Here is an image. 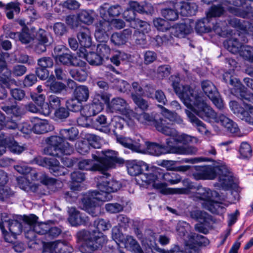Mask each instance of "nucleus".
Wrapping results in <instances>:
<instances>
[{
    "instance_id": "f257e3e1",
    "label": "nucleus",
    "mask_w": 253,
    "mask_h": 253,
    "mask_svg": "<svg viewBox=\"0 0 253 253\" xmlns=\"http://www.w3.org/2000/svg\"><path fill=\"white\" fill-rule=\"evenodd\" d=\"M173 88L184 104L203 120L213 122L216 113L205 102L201 93L188 85L179 84V78L171 76Z\"/></svg>"
},
{
    "instance_id": "f03ea898",
    "label": "nucleus",
    "mask_w": 253,
    "mask_h": 253,
    "mask_svg": "<svg viewBox=\"0 0 253 253\" xmlns=\"http://www.w3.org/2000/svg\"><path fill=\"white\" fill-rule=\"evenodd\" d=\"M98 230H81L77 232V238L79 242H83L81 252L82 253H93L101 249L107 242V236L99 230H109L111 224L109 221L100 218L94 222Z\"/></svg>"
},
{
    "instance_id": "7ed1b4c3",
    "label": "nucleus",
    "mask_w": 253,
    "mask_h": 253,
    "mask_svg": "<svg viewBox=\"0 0 253 253\" xmlns=\"http://www.w3.org/2000/svg\"><path fill=\"white\" fill-rule=\"evenodd\" d=\"M97 187L100 192L94 191L91 192L90 197L84 204V210L92 216L100 214L101 202H105L112 198L110 194L111 192L117 191L121 187L120 183L113 179L108 180L107 177H100L97 183Z\"/></svg>"
},
{
    "instance_id": "20e7f679",
    "label": "nucleus",
    "mask_w": 253,
    "mask_h": 253,
    "mask_svg": "<svg viewBox=\"0 0 253 253\" xmlns=\"http://www.w3.org/2000/svg\"><path fill=\"white\" fill-rule=\"evenodd\" d=\"M192 175L196 180H212L218 175L219 184L225 189L229 188L233 182L232 173L222 163L196 167V171L193 173Z\"/></svg>"
},
{
    "instance_id": "39448f33",
    "label": "nucleus",
    "mask_w": 253,
    "mask_h": 253,
    "mask_svg": "<svg viewBox=\"0 0 253 253\" xmlns=\"http://www.w3.org/2000/svg\"><path fill=\"white\" fill-rule=\"evenodd\" d=\"M150 172L152 175L151 178L148 180L147 175H142L139 181L142 180L145 182L150 183L149 186L154 188L164 191L166 187V184L162 182V180L169 182L171 184H177L180 181L181 178L177 174L173 172L162 173L159 168L154 167L150 169Z\"/></svg>"
},
{
    "instance_id": "423d86ee",
    "label": "nucleus",
    "mask_w": 253,
    "mask_h": 253,
    "mask_svg": "<svg viewBox=\"0 0 253 253\" xmlns=\"http://www.w3.org/2000/svg\"><path fill=\"white\" fill-rule=\"evenodd\" d=\"M166 146L151 143L148 145L149 152L153 155L173 153L178 155H194L197 152V148L193 146H174L172 145L171 138L167 139Z\"/></svg>"
},
{
    "instance_id": "0eeeda50",
    "label": "nucleus",
    "mask_w": 253,
    "mask_h": 253,
    "mask_svg": "<svg viewBox=\"0 0 253 253\" xmlns=\"http://www.w3.org/2000/svg\"><path fill=\"white\" fill-rule=\"evenodd\" d=\"M46 142L48 146L44 150L46 155L61 157L62 155H70L74 151L73 146L65 142L61 135L51 136L47 138Z\"/></svg>"
},
{
    "instance_id": "6e6552de",
    "label": "nucleus",
    "mask_w": 253,
    "mask_h": 253,
    "mask_svg": "<svg viewBox=\"0 0 253 253\" xmlns=\"http://www.w3.org/2000/svg\"><path fill=\"white\" fill-rule=\"evenodd\" d=\"M169 125V123L166 124V120H161L156 124V128L163 134L172 137V138H171L172 141L174 140L177 143L186 144L189 143H197L198 142V139L194 136L185 133L178 134L176 130L170 127Z\"/></svg>"
},
{
    "instance_id": "1a4fd4ad",
    "label": "nucleus",
    "mask_w": 253,
    "mask_h": 253,
    "mask_svg": "<svg viewBox=\"0 0 253 253\" xmlns=\"http://www.w3.org/2000/svg\"><path fill=\"white\" fill-rule=\"evenodd\" d=\"M154 167L149 168L148 165L142 161L131 160L128 162L127 164V171L131 176H137L136 181L137 183L143 186H148L150 183H146L142 180L139 181L142 175H147V179L151 178L152 174L150 172V169Z\"/></svg>"
},
{
    "instance_id": "9d476101",
    "label": "nucleus",
    "mask_w": 253,
    "mask_h": 253,
    "mask_svg": "<svg viewBox=\"0 0 253 253\" xmlns=\"http://www.w3.org/2000/svg\"><path fill=\"white\" fill-rule=\"evenodd\" d=\"M7 214H1V222H0V229L1 230L5 240L7 242H12L11 236L15 238L16 235L19 234L22 231V228L27 227L25 225L24 221L23 224L16 220H6Z\"/></svg>"
},
{
    "instance_id": "9b49d317",
    "label": "nucleus",
    "mask_w": 253,
    "mask_h": 253,
    "mask_svg": "<svg viewBox=\"0 0 253 253\" xmlns=\"http://www.w3.org/2000/svg\"><path fill=\"white\" fill-rule=\"evenodd\" d=\"M38 217L35 215H30L24 218V223L27 227H25L24 232L26 238L33 240L36 238L35 234H45L49 230V225L44 223L37 222Z\"/></svg>"
},
{
    "instance_id": "f8f14e48",
    "label": "nucleus",
    "mask_w": 253,
    "mask_h": 253,
    "mask_svg": "<svg viewBox=\"0 0 253 253\" xmlns=\"http://www.w3.org/2000/svg\"><path fill=\"white\" fill-rule=\"evenodd\" d=\"M117 152L112 150L96 151L92 154L93 159L99 163L101 172L107 176V173H104L110 168L113 167L117 161Z\"/></svg>"
},
{
    "instance_id": "ddd939ff",
    "label": "nucleus",
    "mask_w": 253,
    "mask_h": 253,
    "mask_svg": "<svg viewBox=\"0 0 253 253\" xmlns=\"http://www.w3.org/2000/svg\"><path fill=\"white\" fill-rule=\"evenodd\" d=\"M223 79L226 83L229 82L230 84L234 87L235 95L240 97L243 101L253 103V93L248 91L237 78L227 72L223 75Z\"/></svg>"
},
{
    "instance_id": "4468645a",
    "label": "nucleus",
    "mask_w": 253,
    "mask_h": 253,
    "mask_svg": "<svg viewBox=\"0 0 253 253\" xmlns=\"http://www.w3.org/2000/svg\"><path fill=\"white\" fill-rule=\"evenodd\" d=\"M109 111L112 113H120L127 119H131L134 112L130 108L126 101L121 97L113 98L107 105Z\"/></svg>"
},
{
    "instance_id": "2eb2a0df",
    "label": "nucleus",
    "mask_w": 253,
    "mask_h": 253,
    "mask_svg": "<svg viewBox=\"0 0 253 253\" xmlns=\"http://www.w3.org/2000/svg\"><path fill=\"white\" fill-rule=\"evenodd\" d=\"M36 163L39 166L47 168L50 172L57 176L65 175L67 169L59 165V162L54 158H38L35 160Z\"/></svg>"
},
{
    "instance_id": "dca6fc26",
    "label": "nucleus",
    "mask_w": 253,
    "mask_h": 253,
    "mask_svg": "<svg viewBox=\"0 0 253 253\" xmlns=\"http://www.w3.org/2000/svg\"><path fill=\"white\" fill-rule=\"evenodd\" d=\"M8 54L0 52V82L7 87L16 84L15 80L11 77V71L7 68L4 56Z\"/></svg>"
},
{
    "instance_id": "f3484780",
    "label": "nucleus",
    "mask_w": 253,
    "mask_h": 253,
    "mask_svg": "<svg viewBox=\"0 0 253 253\" xmlns=\"http://www.w3.org/2000/svg\"><path fill=\"white\" fill-rule=\"evenodd\" d=\"M218 196V194L216 191L201 186L196 190L193 198L194 200H200L203 207L205 209L206 205L210 204L211 201L214 197Z\"/></svg>"
},
{
    "instance_id": "a211bd4d",
    "label": "nucleus",
    "mask_w": 253,
    "mask_h": 253,
    "mask_svg": "<svg viewBox=\"0 0 253 253\" xmlns=\"http://www.w3.org/2000/svg\"><path fill=\"white\" fill-rule=\"evenodd\" d=\"M213 122L220 124L227 131L235 135H238L240 129L237 124L225 115L216 114Z\"/></svg>"
},
{
    "instance_id": "6ab92c4d",
    "label": "nucleus",
    "mask_w": 253,
    "mask_h": 253,
    "mask_svg": "<svg viewBox=\"0 0 253 253\" xmlns=\"http://www.w3.org/2000/svg\"><path fill=\"white\" fill-rule=\"evenodd\" d=\"M123 243H124L126 248L134 253H153V250L155 249L152 243L149 244L147 243L148 248L143 250L139 244L131 236H126Z\"/></svg>"
},
{
    "instance_id": "aec40b11",
    "label": "nucleus",
    "mask_w": 253,
    "mask_h": 253,
    "mask_svg": "<svg viewBox=\"0 0 253 253\" xmlns=\"http://www.w3.org/2000/svg\"><path fill=\"white\" fill-rule=\"evenodd\" d=\"M44 251L50 253H71L73 249L66 243L57 241L46 243L44 246Z\"/></svg>"
},
{
    "instance_id": "412c9836",
    "label": "nucleus",
    "mask_w": 253,
    "mask_h": 253,
    "mask_svg": "<svg viewBox=\"0 0 253 253\" xmlns=\"http://www.w3.org/2000/svg\"><path fill=\"white\" fill-rule=\"evenodd\" d=\"M132 36V29L128 28L122 32L113 33L111 36L110 41L114 45L120 47L126 44Z\"/></svg>"
},
{
    "instance_id": "4be33fe9",
    "label": "nucleus",
    "mask_w": 253,
    "mask_h": 253,
    "mask_svg": "<svg viewBox=\"0 0 253 253\" xmlns=\"http://www.w3.org/2000/svg\"><path fill=\"white\" fill-rule=\"evenodd\" d=\"M123 9L119 4H115L110 6L105 3L99 8V13L101 17L104 19L109 17L118 16L122 12Z\"/></svg>"
},
{
    "instance_id": "5701e85b",
    "label": "nucleus",
    "mask_w": 253,
    "mask_h": 253,
    "mask_svg": "<svg viewBox=\"0 0 253 253\" xmlns=\"http://www.w3.org/2000/svg\"><path fill=\"white\" fill-rule=\"evenodd\" d=\"M204 238L202 235L191 233L188 240L186 241V250L188 253H201L199 246L203 243L201 241Z\"/></svg>"
},
{
    "instance_id": "b1692460",
    "label": "nucleus",
    "mask_w": 253,
    "mask_h": 253,
    "mask_svg": "<svg viewBox=\"0 0 253 253\" xmlns=\"http://www.w3.org/2000/svg\"><path fill=\"white\" fill-rule=\"evenodd\" d=\"M54 129L53 126L47 120L34 118L33 123V131L37 134H42Z\"/></svg>"
},
{
    "instance_id": "393cba45",
    "label": "nucleus",
    "mask_w": 253,
    "mask_h": 253,
    "mask_svg": "<svg viewBox=\"0 0 253 253\" xmlns=\"http://www.w3.org/2000/svg\"><path fill=\"white\" fill-rule=\"evenodd\" d=\"M68 220L72 226H78L87 223L88 217L78 211L75 208H69Z\"/></svg>"
},
{
    "instance_id": "a878e982",
    "label": "nucleus",
    "mask_w": 253,
    "mask_h": 253,
    "mask_svg": "<svg viewBox=\"0 0 253 253\" xmlns=\"http://www.w3.org/2000/svg\"><path fill=\"white\" fill-rule=\"evenodd\" d=\"M233 5L235 7L230 6L229 10L234 15L245 17L247 14L250 12V7L246 6V4L243 3L241 0H233Z\"/></svg>"
},
{
    "instance_id": "bb28decb",
    "label": "nucleus",
    "mask_w": 253,
    "mask_h": 253,
    "mask_svg": "<svg viewBox=\"0 0 253 253\" xmlns=\"http://www.w3.org/2000/svg\"><path fill=\"white\" fill-rule=\"evenodd\" d=\"M77 37L81 46L89 48L92 45L91 35L88 28L85 27L81 29L78 33Z\"/></svg>"
},
{
    "instance_id": "cd10ccee",
    "label": "nucleus",
    "mask_w": 253,
    "mask_h": 253,
    "mask_svg": "<svg viewBox=\"0 0 253 253\" xmlns=\"http://www.w3.org/2000/svg\"><path fill=\"white\" fill-rule=\"evenodd\" d=\"M134 116L131 119H128L130 120H133L134 119H136L137 121L140 124L145 125H154L156 127V124L157 123H159L161 120L163 119H159L158 121H156L155 117L152 115H150L146 112H142L138 114L137 113L134 112Z\"/></svg>"
},
{
    "instance_id": "c85d7f7f",
    "label": "nucleus",
    "mask_w": 253,
    "mask_h": 253,
    "mask_svg": "<svg viewBox=\"0 0 253 253\" xmlns=\"http://www.w3.org/2000/svg\"><path fill=\"white\" fill-rule=\"evenodd\" d=\"M170 33L174 37L182 38L192 31V27L185 23H181L170 27Z\"/></svg>"
},
{
    "instance_id": "c756f323",
    "label": "nucleus",
    "mask_w": 253,
    "mask_h": 253,
    "mask_svg": "<svg viewBox=\"0 0 253 253\" xmlns=\"http://www.w3.org/2000/svg\"><path fill=\"white\" fill-rule=\"evenodd\" d=\"M119 143L133 151L139 152L141 151V144L139 140H132L128 137H120L117 138Z\"/></svg>"
},
{
    "instance_id": "7c9ffc66",
    "label": "nucleus",
    "mask_w": 253,
    "mask_h": 253,
    "mask_svg": "<svg viewBox=\"0 0 253 253\" xmlns=\"http://www.w3.org/2000/svg\"><path fill=\"white\" fill-rule=\"evenodd\" d=\"M129 7L135 12L144 14H151L153 11V7L151 4L145 2L141 3L135 1H131L129 2Z\"/></svg>"
},
{
    "instance_id": "2f4dec72",
    "label": "nucleus",
    "mask_w": 253,
    "mask_h": 253,
    "mask_svg": "<svg viewBox=\"0 0 253 253\" xmlns=\"http://www.w3.org/2000/svg\"><path fill=\"white\" fill-rule=\"evenodd\" d=\"M159 106L161 108L162 114L165 117V119H163L166 120V124L169 123V126L170 127L172 122H175L178 124H181L183 123V120L176 113L171 112L161 105H159Z\"/></svg>"
},
{
    "instance_id": "473e14b6",
    "label": "nucleus",
    "mask_w": 253,
    "mask_h": 253,
    "mask_svg": "<svg viewBox=\"0 0 253 253\" xmlns=\"http://www.w3.org/2000/svg\"><path fill=\"white\" fill-rule=\"evenodd\" d=\"M0 141L8 147L9 150L15 154H20L24 150L23 146L19 145L13 138L6 137L4 139L0 136Z\"/></svg>"
},
{
    "instance_id": "72a5a7b5",
    "label": "nucleus",
    "mask_w": 253,
    "mask_h": 253,
    "mask_svg": "<svg viewBox=\"0 0 253 253\" xmlns=\"http://www.w3.org/2000/svg\"><path fill=\"white\" fill-rule=\"evenodd\" d=\"M176 6L179 8L180 13L184 16L194 15L197 10V5L195 3L181 2Z\"/></svg>"
},
{
    "instance_id": "f704fd0d",
    "label": "nucleus",
    "mask_w": 253,
    "mask_h": 253,
    "mask_svg": "<svg viewBox=\"0 0 253 253\" xmlns=\"http://www.w3.org/2000/svg\"><path fill=\"white\" fill-rule=\"evenodd\" d=\"M96 14L93 10H82L78 14L79 21L87 25L93 23Z\"/></svg>"
},
{
    "instance_id": "c9c22d12",
    "label": "nucleus",
    "mask_w": 253,
    "mask_h": 253,
    "mask_svg": "<svg viewBox=\"0 0 253 253\" xmlns=\"http://www.w3.org/2000/svg\"><path fill=\"white\" fill-rule=\"evenodd\" d=\"M224 11V8L221 4L214 5L212 6L209 9L207 13V19L199 21L196 25V28L198 29L199 25L204 24L206 20H208V19L211 17H219L223 14Z\"/></svg>"
},
{
    "instance_id": "e433bc0d",
    "label": "nucleus",
    "mask_w": 253,
    "mask_h": 253,
    "mask_svg": "<svg viewBox=\"0 0 253 253\" xmlns=\"http://www.w3.org/2000/svg\"><path fill=\"white\" fill-rule=\"evenodd\" d=\"M186 114L189 121L197 126V129L199 132L202 134H208L209 131L207 129L205 124L198 119L190 111L185 110Z\"/></svg>"
},
{
    "instance_id": "4c0bfd02",
    "label": "nucleus",
    "mask_w": 253,
    "mask_h": 253,
    "mask_svg": "<svg viewBox=\"0 0 253 253\" xmlns=\"http://www.w3.org/2000/svg\"><path fill=\"white\" fill-rule=\"evenodd\" d=\"M89 91L88 88L85 85L77 86L74 91V97L79 102H85L88 99Z\"/></svg>"
},
{
    "instance_id": "58836bf2",
    "label": "nucleus",
    "mask_w": 253,
    "mask_h": 253,
    "mask_svg": "<svg viewBox=\"0 0 253 253\" xmlns=\"http://www.w3.org/2000/svg\"><path fill=\"white\" fill-rule=\"evenodd\" d=\"M217 197H214L210 202V204L206 205L205 209L210 211L211 212L216 214H221L225 211V207L223 204L216 200L215 199Z\"/></svg>"
},
{
    "instance_id": "ea45409f",
    "label": "nucleus",
    "mask_w": 253,
    "mask_h": 253,
    "mask_svg": "<svg viewBox=\"0 0 253 253\" xmlns=\"http://www.w3.org/2000/svg\"><path fill=\"white\" fill-rule=\"evenodd\" d=\"M45 84L46 86L49 87L51 91L54 93H60L66 88L65 84L55 81L54 77H50Z\"/></svg>"
},
{
    "instance_id": "a19ab883",
    "label": "nucleus",
    "mask_w": 253,
    "mask_h": 253,
    "mask_svg": "<svg viewBox=\"0 0 253 253\" xmlns=\"http://www.w3.org/2000/svg\"><path fill=\"white\" fill-rule=\"evenodd\" d=\"M78 167L82 170H89L92 171H100L101 168L97 162L94 163L90 160H83L78 163Z\"/></svg>"
},
{
    "instance_id": "79ce46f5",
    "label": "nucleus",
    "mask_w": 253,
    "mask_h": 253,
    "mask_svg": "<svg viewBox=\"0 0 253 253\" xmlns=\"http://www.w3.org/2000/svg\"><path fill=\"white\" fill-rule=\"evenodd\" d=\"M55 60L57 63H60L65 65L76 66L78 65V63L75 62L76 58L71 55L68 50Z\"/></svg>"
},
{
    "instance_id": "37998d69",
    "label": "nucleus",
    "mask_w": 253,
    "mask_h": 253,
    "mask_svg": "<svg viewBox=\"0 0 253 253\" xmlns=\"http://www.w3.org/2000/svg\"><path fill=\"white\" fill-rule=\"evenodd\" d=\"M224 46L230 52L236 54L240 51L242 44L236 39L231 38L224 42Z\"/></svg>"
},
{
    "instance_id": "c03bdc74",
    "label": "nucleus",
    "mask_w": 253,
    "mask_h": 253,
    "mask_svg": "<svg viewBox=\"0 0 253 253\" xmlns=\"http://www.w3.org/2000/svg\"><path fill=\"white\" fill-rule=\"evenodd\" d=\"M109 123L105 115H100L93 121L92 126L96 129L103 131L108 126Z\"/></svg>"
},
{
    "instance_id": "a18cd8bd",
    "label": "nucleus",
    "mask_w": 253,
    "mask_h": 253,
    "mask_svg": "<svg viewBox=\"0 0 253 253\" xmlns=\"http://www.w3.org/2000/svg\"><path fill=\"white\" fill-rule=\"evenodd\" d=\"M201 87L205 93L208 96H212V94H216V88L214 84L209 80L204 81L201 83Z\"/></svg>"
},
{
    "instance_id": "49530a36",
    "label": "nucleus",
    "mask_w": 253,
    "mask_h": 253,
    "mask_svg": "<svg viewBox=\"0 0 253 253\" xmlns=\"http://www.w3.org/2000/svg\"><path fill=\"white\" fill-rule=\"evenodd\" d=\"M239 153L240 158L250 159L252 156V149L251 145L247 142H242L239 148Z\"/></svg>"
},
{
    "instance_id": "de8ad7c7",
    "label": "nucleus",
    "mask_w": 253,
    "mask_h": 253,
    "mask_svg": "<svg viewBox=\"0 0 253 253\" xmlns=\"http://www.w3.org/2000/svg\"><path fill=\"white\" fill-rule=\"evenodd\" d=\"M20 8L18 3L10 2L5 7V12L7 17L11 19L13 18L14 14H17L20 12Z\"/></svg>"
},
{
    "instance_id": "09e8293b",
    "label": "nucleus",
    "mask_w": 253,
    "mask_h": 253,
    "mask_svg": "<svg viewBox=\"0 0 253 253\" xmlns=\"http://www.w3.org/2000/svg\"><path fill=\"white\" fill-rule=\"evenodd\" d=\"M59 134L65 141L66 139L73 141L77 137L78 131L74 127H71L70 129H63L60 130Z\"/></svg>"
},
{
    "instance_id": "8fccbe9b",
    "label": "nucleus",
    "mask_w": 253,
    "mask_h": 253,
    "mask_svg": "<svg viewBox=\"0 0 253 253\" xmlns=\"http://www.w3.org/2000/svg\"><path fill=\"white\" fill-rule=\"evenodd\" d=\"M161 13L165 18L169 21H175L178 17V13L174 8H164L162 10Z\"/></svg>"
},
{
    "instance_id": "3c124183",
    "label": "nucleus",
    "mask_w": 253,
    "mask_h": 253,
    "mask_svg": "<svg viewBox=\"0 0 253 253\" xmlns=\"http://www.w3.org/2000/svg\"><path fill=\"white\" fill-rule=\"evenodd\" d=\"M110 96L105 93H96L93 96L92 102L98 105H101L104 108V104H108Z\"/></svg>"
},
{
    "instance_id": "603ef678",
    "label": "nucleus",
    "mask_w": 253,
    "mask_h": 253,
    "mask_svg": "<svg viewBox=\"0 0 253 253\" xmlns=\"http://www.w3.org/2000/svg\"><path fill=\"white\" fill-rule=\"evenodd\" d=\"M153 23L155 27L159 31L166 32L170 30V27L169 23L162 18H158L154 19Z\"/></svg>"
},
{
    "instance_id": "864d4df0",
    "label": "nucleus",
    "mask_w": 253,
    "mask_h": 253,
    "mask_svg": "<svg viewBox=\"0 0 253 253\" xmlns=\"http://www.w3.org/2000/svg\"><path fill=\"white\" fill-rule=\"evenodd\" d=\"M96 52L102 58H108L111 52V49L106 43L101 42L97 45Z\"/></svg>"
},
{
    "instance_id": "5fc2aeb1",
    "label": "nucleus",
    "mask_w": 253,
    "mask_h": 253,
    "mask_svg": "<svg viewBox=\"0 0 253 253\" xmlns=\"http://www.w3.org/2000/svg\"><path fill=\"white\" fill-rule=\"evenodd\" d=\"M87 61L90 65H99L102 63V58L98 53L90 52L86 55Z\"/></svg>"
},
{
    "instance_id": "6e6d98bb",
    "label": "nucleus",
    "mask_w": 253,
    "mask_h": 253,
    "mask_svg": "<svg viewBox=\"0 0 253 253\" xmlns=\"http://www.w3.org/2000/svg\"><path fill=\"white\" fill-rule=\"evenodd\" d=\"M131 27L139 29L142 34L148 33L151 30L150 25L146 21L140 19L136 21V24H131Z\"/></svg>"
},
{
    "instance_id": "4d7b16f0",
    "label": "nucleus",
    "mask_w": 253,
    "mask_h": 253,
    "mask_svg": "<svg viewBox=\"0 0 253 253\" xmlns=\"http://www.w3.org/2000/svg\"><path fill=\"white\" fill-rule=\"evenodd\" d=\"M71 74L75 80L80 82L84 81L87 77V73L85 71L80 68L72 70Z\"/></svg>"
},
{
    "instance_id": "13d9d810",
    "label": "nucleus",
    "mask_w": 253,
    "mask_h": 253,
    "mask_svg": "<svg viewBox=\"0 0 253 253\" xmlns=\"http://www.w3.org/2000/svg\"><path fill=\"white\" fill-rule=\"evenodd\" d=\"M29 175L28 176H22L17 178V181L19 187L25 190H28L31 186V182L29 179Z\"/></svg>"
},
{
    "instance_id": "bf43d9fd",
    "label": "nucleus",
    "mask_w": 253,
    "mask_h": 253,
    "mask_svg": "<svg viewBox=\"0 0 253 253\" xmlns=\"http://www.w3.org/2000/svg\"><path fill=\"white\" fill-rule=\"evenodd\" d=\"M229 106L233 112L241 119L242 115H243V113L245 112V110L235 101H230Z\"/></svg>"
},
{
    "instance_id": "052dcab7",
    "label": "nucleus",
    "mask_w": 253,
    "mask_h": 253,
    "mask_svg": "<svg viewBox=\"0 0 253 253\" xmlns=\"http://www.w3.org/2000/svg\"><path fill=\"white\" fill-rule=\"evenodd\" d=\"M75 146L77 151L82 155L86 154L90 150L89 144L87 141H79Z\"/></svg>"
},
{
    "instance_id": "680f3d73",
    "label": "nucleus",
    "mask_w": 253,
    "mask_h": 253,
    "mask_svg": "<svg viewBox=\"0 0 253 253\" xmlns=\"http://www.w3.org/2000/svg\"><path fill=\"white\" fill-rule=\"evenodd\" d=\"M190 226L184 221H179L176 226V231L180 236H184L190 231Z\"/></svg>"
},
{
    "instance_id": "e2e57ef3",
    "label": "nucleus",
    "mask_w": 253,
    "mask_h": 253,
    "mask_svg": "<svg viewBox=\"0 0 253 253\" xmlns=\"http://www.w3.org/2000/svg\"><path fill=\"white\" fill-rule=\"evenodd\" d=\"M132 100L137 106L144 111L146 110L148 108V104L146 100L142 98V96H136L134 94H132Z\"/></svg>"
},
{
    "instance_id": "0e129e2a",
    "label": "nucleus",
    "mask_w": 253,
    "mask_h": 253,
    "mask_svg": "<svg viewBox=\"0 0 253 253\" xmlns=\"http://www.w3.org/2000/svg\"><path fill=\"white\" fill-rule=\"evenodd\" d=\"M123 16L126 21L130 22L131 25L132 23L135 24L136 21L139 20L135 18V12L130 7L124 12Z\"/></svg>"
},
{
    "instance_id": "69168bd1",
    "label": "nucleus",
    "mask_w": 253,
    "mask_h": 253,
    "mask_svg": "<svg viewBox=\"0 0 253 253\" xmlns=\"http://www.w3.org/2000/svg\"><path fill=\"white\" fill-rule=\"evenodd\" d=\"M33 40V37L29 33V29L27 27H24L22 31L20 34L19 41L23 43H28Z\"/></svg>"
},
{
    "instance_id": "338daca9",
    "label": "nucleus",
    "mask_w": 253,
    "mask_h": 253,
    "mask_svg": "<svg viewBox=\"0 0 253 253\" xmlns=\"http://www.w3.org/2000/svg\"><path fill=\"white\" fill-rule=\"evenodd\" d=\"M241 56L248 59L253 58V47L248 45H242L238 52Z\"/></svg>"
},
{
    "instance_id": "774afa93",
    "label": "nucleus",
    "mask_w": 253,
    "mask_h": 253,
    "mask_svg": "<svg viewBox=\"0 0 253 253\" xmlns=\"http://www.w3.org/2000/svg\"><path fill=\"white\" fill-rule=\"evenodd\" d=\"M38 65L42 68H51L53 66V60L49 57H43L38 59Z\"/></svg>"
}]
</instances>
